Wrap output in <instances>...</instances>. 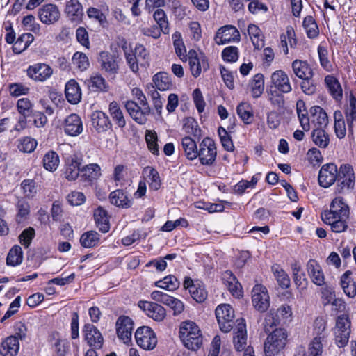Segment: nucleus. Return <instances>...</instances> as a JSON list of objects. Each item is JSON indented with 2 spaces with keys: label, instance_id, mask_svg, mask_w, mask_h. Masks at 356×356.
I'll list each match as a JSON object with an SVG mask.
<instances>
[{
  "label": "nucleus",
  "instance_id": "nucleus-41",
  "mask_svg": "<svg viewBox=\"0 0 356 356\" xmlns=\"http://www.w3.org/2000/svg\"><path fill=\"white\" fill-rule=\"evenodd\" d=\"M109 113L114 122L120 128L126 126V120L118 102L113 101L108 107Z\"/></svg>",
  "mask_w": 356,
  "mask_h": 356
},
{
  "label": "nucleus",
  "instance_id": "nucleus-22",
  "mask_svg": "<svg viewBox=\"0 0 356 356\" xmlns=\"http://www.w3.org/2000/svg\"><path fill=\"white\" fill-rule=\"evenodd\" d=\"M63 130L66 135L70 136H77L83 130V122L80 116L76 113H72L67 116L63 123Z\"/></svg>",
  "mask_w": 356,
  "mask_h": 356
},
{
  "label": "nucleus",
  "instance_id": "nucleus-23",
  "mask_svg": "<svg viewBox=\"0 0 356 356\" xmlns=\"http://www.w3.org/2000/svg\"><path fill=\"white\" fill-rule=\"evenodd\" d=\"M83 333L87 343L95 348H101L104 339L99 330L92 324L87 323L83 326Z\"/></svg>",
  "mask_w": 356,
  "mask_h": 356
},
{
  "label": "nucleus",
  "instance_id": "nucleus-14",
  "mask_svg": "<svg viewBox=\"0 0 356 356\" xmlns=\"http://www.w3.org/2000/svg\"><path fill=\"white\" fill-rule=\"evenodd\" d=\"M26 73L31 79L38 82H44L52 76L53 69L46 63H38L29 66Z\"/></svg>",
  "mask_w": 356,
  "mask_h": 356
},
{
  "label": "nucleus",
  "instance_id": "nucleus-60",
  "mask_svg": "<svg viewBox=\"0 0 356 356\" xmlns=\"http://www.w3.org/2000/svg\"><path fill=\"white\" fill-rule=\"evenodd\" d=\"M307 35L309 38H314L318 35V26L312 16H307L303 20Z\"/></svg>",
  "mask_w": 356,
  "mask_h": 356
},
{
  "label": "nucleus",
  "instance_id": "nucleus-46",
  "mask_svg": "<svg viewBox=\"0 0 356 356\" xmlns=\"http://www.w3.org/2000/svg\"><path fill=\"white\" fill-rule=\"evenodd\" d=\"M334 130L337 137L339 139L345 138L346 134V128L341 111L339 110L334 111Z\"/></svg>",
  "mask_w": 356,
  "mask_h": 356
},
{
  "label": "nucleus",
  "instance_id": "nucleus-16",
  "mask_svg": "<svg viewBox=\"0 0 356 356\" xmlns=\"http://www.w3.org/2000/svg\"><path fill=\"white\" fill-rule=\"evenodd\" d=\"M214 40L216 43L219 45L231 42H239L240 33L235 26L226 25L218 30Z\"/></svg>",
  "mask_w": 356,
  "mask_h": 356
},
{
  "label": "nucleus",
  "instance_id": "nucleus-40",
  "mask_svg": "<svg viewBox=\"0 0 356 356\" xmlns=\"http://www.w3.org/2000/svg\"><path fill=\"white\" fill-rule=\"evenodd\" d=\"M293 278L297 287L300 289H305L307 285V280L305 278V273L302 272V267L299 262L295 261L291 264Z\"/></svg>",
  "mask_w": 356,
  "mask_h": 356
},
{
  "label": "nucleus",
  "instance_id": "nucleus-29",
  "mask_svg": "<svg viewBox=\"0 0 356 356\" xmlns=\"http://www.w3.org/2000/svg\"><path fill=\"white\" fill-rule=\"evenodd\" d=\"M65 93L67 101L72 104H78L81 99V89L78 83L74 80H70L65 85Z\"/></svg>",
  "mask_w": 356,
  "mask_h": 356
},
{
  "label": "nucleus",
  "instance_id": "nucleus-42",
  "mask_svg": "<svg viewBox=\"0 0 356 356\" xmlns=\"http://www.w3.org/2000/svg\"><path fill=\"white\" fill-rule=\"evenodd\" d=\"M34 40L31 33L22 34L15 42L13 46V51L15 54H19L25 51Z\"/></svg>",
  "mask_w": 356,
  "mask_h": 356
},
{
  "label": "nucleus",
  "instance_id": "nucleus-52",
  "mask_svg": "<svg viewBox=\"0 0 356 356\" xmlns=\"http://www.w3.org/2000/svg\"><path fill=\"white\" fill-rule=\"evenodd\" d=\"M313 142L321 148H326L330 143L328 134L323 129H314L312 134Z\"/></svg>",
  "mask_w": 356,
  "mask_h": 356
},
{
  "label": "nucleus",
  "instance_id": "nucleus-30",
  "mask_svg": "<svg viewBox=\"0 0 356 356\" xmlns=\"http://www.w3.org/2000/svg\"><path fill=\"white\" fill-rule=\"evenodd\" d=\"M345 118L348 124V135L353 137L354 122H356V98L351 95L349 106L345 110Z\"/></svg>",
  "mask_w": 356,
  "mask_h": 356
},
{
  "label": "nucleus",
  "instance_id": "nucleus-36",
  "mask_svg": "<svg viewBox=\"0 0 356 356\" xmlns=\"http://www.w3.org/2000/svg\"><path fill=\"white\" fill-rule=\"evenodd\" d=\"M154 86L161 91L170 90L172 88V83L170 76L164 72H160L154 75L152 78Z\"/></svg>",
  "mask_w": 356,
  "mask_h": 356
},
{
  "label": "nucleus",
  "instance_id": "nucleus-10",
  "mask_svg": "<svg viewBox=\"0 0 356 356\" xmlns=\"http://www.w3.org/2000/svg\"><path fill=\"white\" fill-rule=\"evenodd\" d=\"M188 57L190 70L194 77H198L202 71H207L209 69L207 58L203 53H197L195 50L191 49Z\"/></svg>",
  "mask_w": 356,
  "mask_h": 356
},
{
  "label": "nucleus",
  "instance_id": "nucleus-19",
  "mask_svg": "<svg viewBox=\"0 0 356 356\" xmlns=\"http://www.w3.org/2000/svg\"><path fill=\"white\" fill-rule=\"evenodd\" d=\"M270 81L271 87H274L280 92L289 93L292 90L289 76L282 70H278L273 72Z\"/></svg>",
  "mask_w": 356,
  "mask_h": 356
},
{
  "label": "nucleus",
  "instance_id": "nucleus-47",
  "mask_svg": "<svg viewBox=\"0 0 356 356\" xmlns=\"http://www.w3.org/2000/svg\"><path fill=\"white\" fill-rule=\"evenodd\" d=\"M60 163L58 154L54 151L47 152L42 159L43 167L48 171L54 172Z\"/></svg>",
  "mask_w": 356,
  "mask_h": 356
},
{
  "label": "nucleus",
  "instance_id": "nucleus-35",
  "mask_svg": "<svg viewBox=\"0 0 356 356\" xmlns=\"http://www.w3.org/2000/svg\"><path fill=\"white\" fill-rule=\"evenodd\" d=\"M325 85L331 96L336 100L342 99L343 90L339 81L332 75H327L325 78Z\"/></svg>",
  "mask_w": 356,
  "mask_h": 356
},
{
  "label": "nucleus",
  "instance_id": "nucleus-63",
  "mask_svg": "<svg viewBox=\"0 0 356 356\" xmlns=\"http://www.w3.org/2000/svg\"><path fill=\"white\" fill-rule=\"evenodd\" d=\"M38 145V142L31 137H24L19 140L18 148L21 152L25 153H31L35 150Z\"/></svg>",
  "mask_w": 356,
  "mask_h": 356
},
{
  "label": "nucleus",
  "instance_id": "nucleus-56",
  "mask_svg": "<svg viewBox=\"0 0 356 356\" xmlns=\"http://www.w3.org/2000/svg\"><path fill=\"white\" fill-rule=\"evenodd\" d=\"M99 241V235L97 232L90 231L83 234L80 238L81 245L86 248L95 246Z\"/></svg>",
  "mask_w": 356,
  "mask_h": 356
},
{
  "label": "nucleus",
  "instance_id": "nucleus-38",
  "mask_svg": "<svg viewBox=\"0 0 356 356\" xmlns=\"http://www.w3.org/2000/svg\"><path fill=\"white\" fill-rule=\"evenodd\" d=\"M181 147L188 160L192 161L197 158V144L191 136H185L182 138Z\"/></svg>",
  "mask_w": 356,
  "mask_h": 356
},
{
  "label": "nucleus",
  "instance_id": "nucleus-33",
  "mask_svg": "<svg viewBox=\"0 0 356 356\" xmlns=\"http://www.w3.org/2000/svg\"><path fill=\"white\" fill-rule=\"evenodd\" d=\"M94 219L97 227L103 232H108L110 229L109 216L108 212L102 207H99L94 211Z\"/></svg>",
  "mask_w": 356,
  "mask_h": 356
},
{
  "label": "nucleus",
  "instance_id": "nucleus-17",
  "mask_svg": "<svg viewBox=\"0 0 356 356\" xmlns=\"http://www.w3.org/2000/svg\"><path fill=\"white\" fill-rule=\"evenodd\" d=\"M138 307L143 309L146 315L155 321L161 322L166 316L165 309L161 305L149 301H139Z\"/></svg>",
  "mask_w": 356,
  "mask_h": 356
},
{
  "label": "nucleus",
  "instance_id": "nucleus-44",
  "mask_svg": "<svg viewBox=\"0 0 356 356\" xmlns=\"http://www.w3.org/2000/svg\"><path fill=\"white\" fill-rule=\"evenodd\" d=\"M252 95L254 98L261 97L264 90V78L261 73L255 74L250 82Z\"/></svg>",
  "mask_w": 356,
  "mask_h": 356
},
{
  "label": "nucleus",
  "instance_id": "nucleus-12",
  "mask_svg": "<svg viewBox=\"0 0 356 356\" xmlns=\"http://www.w3.org/2000/svg\"><path fill=\"white\" fill-rule=\"evenodd\" d=\"M254 307L260 312H266L270 306V297L267 289L262 284H256L252 290Z\"/></svg>",
  "mask_w": 356,
  "mask_h": 356
},
{
  "label": "nucleus",
  "instance_id": "nucleus-53",
  "mask_svg": "<svg viewBox=\"0 0 356 356\" xmlns=\"http://www.w3.org/2000/svg\"><path fill=\"white\" fill-rule=\"evenodd\" d=\"M23 259V252L19 245H14L9 251L6 264L8 266H16L19 265Z\"/></svg>",
  "mask_w": 356,
  "mask_h": 356
},
{
  "label": "nucleus",
  "instance_id": "nucleus-37",
  "mask_svg": "<svg viewBox=\"0 0 356 356\" xmlns=\"http://www.w3.org/2000/svg\"><path fill=\"white\" fill-rule=\"evenodd\" d=\"M143 174L146 176L145 179L151 189L157 191L160 188L161 181L159 174L155 168L151 166H147L144 168Z\"/></svg>",
  "mask_w": 356,
  "mask_h": 356
},
{
  "label": "nucleus",
  "instance_id": "nucleus-9",
  "mask_svg": "<svg viewBox=\"0 0 356 356\" xmlns=\"http://www.w3.org/2000/svg\"><path fill=\"white\" fill-rule=\"evenodd\" d=\"M124 106L131 118L138 124H144L147 120V116L150 113V108L148 104L138 105L134 101H127Z\"/></svg>",
  "mask_w": 356,
  "mask_h": 356
},
{
  "label": "nucleus",
  "instance_id": "nucleus-2",
  "mask_svg": "<svg viewBox=\"0 0 356 356\" xmlns=\"http://www.w3.org/2000/svg\"><path fill=\"white\" fill-rule=\"evenodd\" d=\"M288 332L284 328H275L264 343L265 356H276L284 349L288 343Z\"/></svg>",
  "mask_w": 356,
  "mask_h": 356
},
{
  "label": "nucleus",
  "instance_id": "nucleus-20",
  "mask_svg": "<svg viewBox=\"0 0 356 356\" xmlns=\"http://www.w3.org/2000/svg\"><path fill=\"white\" fill-rule=\"evenodd\" d=\"M234 328L235 336L234 337V346L237 351H242L247 348V330L244 318H238Z\"/></svg>",
  "mask_w": 356,
  "mask_h": 356
},
{
  "label": "nucleus",
  "instance_id": "nucleus-6",
  "mask_svg": "<svg viewBox=\"0 0 356 356\" xmlns=\"http://www.w3.org/2000/svg\"><path fill=\"white\" fill-rule=\"evenodd\" d=\"M337 181L339 193H343L345 190L353 191L355 188V175L351 165L348 163L341 165Z\"/></svg>",
  "mask_w": 356,
  "mask_h": 356
},
{
  "label": "nucleus",
  "instance_id": "nucleus-28",
  "mask_svg": "<svg viewBox=\"0 0 356 356\" xmlns=\"http://www.w3.org/2000/svg\"><path fill=\"white\" fill-rule=\"evenodd\" d=\"M309 113L312 118V123L317 128L322 129L327 127L328 116L324 109L319 106H314L311 107Z\"/></svg>",
  "mask_w": 356,
  "mask_h": 356
},
{
  "label": "nucleus",
  "instance_id": "nucleus-55",
  "mask_svg": "<svg viewBox=\"0 0 356 356\" xmlns=\"http://www.w3.org/2000/svg\"><path fill=\"white\" fill-rule=\"evenodd\" d=\"M72 63L81 72L87 70L90 66V62L86 54L79 51L74 54Z\"/></svg>",
  "mask_w": 356,
  "mask_h": 356
},
{
  "label": "nucleus",
  "instance_id": "nucleus-39",
  "mask_svg": "<svg viewBox=\"0 0 356 356\" xmlns=\"http://www.w3.org/2000/svg\"><path fill=\"white\" fill-rule=\"evenodd\" d=\"M326 341L318 339H312L309 344L307 356H321L323 348ZM298 350L299 353H302L303 356H305L304 347H298Z\"/></svg>",
  "mask_w": 356,
  "mask_h": 356
},
{
  "label": "nucleus",
  "instance_id": "nucleus-58",
  "mask_svg": "<svg viewBox=\"0 0 356 356\" xmlns=\"http://www.w3.org/2000/svg\"><path fill=\"white\" fill-rule=\"evenodd\" d=\"M88 86L94 92H106L108 88V85L104 78L100 75L92 76L90 79Z\"/></svg>",
  "mask_w": 356,
  "mask_h": 356
},
{
  "label": "nucleus",
  "instance_id": "nucleus-64",
  "mask_svg": "<svg viewBox=\"0 0 356 356\" xmlns=\"http://www.w3.org/2000/svg\"><path fill=\"white\" fill-rule=\"evenodd\" d=\"M134 54L140 61L141 66L146 67L149 65V54L143 44H137L135 47Z\"/></svg>",
  "mask_w": 356,
  "mask_h": 356
},
{
  "label": "nucleus",
  "instance_id": "nucleus-21",
  "mask_svg": "<svg viewBox=\"0 0 356 356\" xmlns=\"http://www.w3.org/2000/svg\"><path fill=\"white\" fill-rule=\"evenodd\" d=\"M40 20L44 24H52L56 22L60 16L58 6L53 3L43 5L38 12Z\"/></svg>",
  "mask_w": 356,
  "mask_h": 356
},
{
  "label": "nucleus",
  "instance_id": "nucleus-57",
  "mask_svg": "<svg viewBox=\"0 0 356 356\" xmlns=\"http://www.w3.org/2000/svg\"><path fill=\"white\" fill-rule=\"evenodd\" d=\"M86 13L90 19L97 22L102 27L104 28L107 26L106 17L101 10L95 7H90L88 8Z\"/></svg>",
  "mask_w": 356,
  "mask_h": 356
},
{
  "label": "nucleus",
  "instance_id": "nucleus-45",
  "mask_svg": "<svg viewBox=\"0 0 356 356\" xmlns=\"http://www.w3.org/2000/svg\"><path fill=\"white\" fill-rule=\"evenodd\" d=\"M248 33L254 48L260 49L264 46V35L258 26L250 24L248 27Z\"/></svg>",
  "mask_w": 356,
  "mask_h": 356
},
{
  "label": "nucleus",
  "instance_id": "nucleus-59",
  "mask_svg": "<svg viewBox=\"0 0 356 356\" xmlns=\"http://www.w3.org/2000/svg\"><path fill=\"white\" fill-rule=\"evenodd\" d=\"M272 270L279 285L282 289H287L290 286V279L289 275L277 265L273 266L272 267Z\"/></svg>",
  "mask_w": 356,
  "mask_h": 356
},
{
  "label": "nucleus",
  "instance_id": "nucleus-54",
  "mask_svg": "<svg viewBox=\"0 0 356 356\" xmlns=\"http://www.w3.org/2000/svg\"><path fill=\"white\" fill-rule=\"evenodd\" d=\"M153 17L159 25V29L164 34H168L170 31L169 23L165 11L163 9H156L154 13Z\"/></svg>",
  "mask_w": 356,
  "mask_h": 356
},
{
  "label": "nucleus",
  "instance_id": "nucleus-8",
  "mask_svg": "<svg viewBox=\"0 0 356 356\" xmlns=\"http://www.w3.org/2000/svg\"><path fill=\"white\" fill-rule=\"evenodd\" d=\"M136 343L143 350H152L157 344V337L154 330L148 326H141L135 332Z\"/></svg>",
  "mask_w": 356,
  "mask_h": 356
},
{
  "label": "nucleus",
  "instance_id": "nucleus-3",
  "mask_svg": "<svg viewBox=\"0 0 356 356\" xmlns=\"http://www.w3.org/2000/svg\"><path fill=\"white\" fill-rule=\"evenodd\" d=\"M349 213V207L344 199L337 197L332 201L330 210L321 213V219L323 222H330L332 219H348Z\"/></svg>",
  "mask_w": 356,
  "mask_h": 356
},
{
  "label": "nucleus",
  "instance_id": "nucleus-11",
  "mask_svg": "<svg viewBox=\"0 0 356 356\" xmlns=\"http://www.w3.org/2000/svg\"><path fill=\"white\" fill-rule=\"evenodd\" d=\"M98 62L100 65L101 70L108 75L114 77L118 74L120 63L118 56L112 54L108 51H102L99 54Z\"/></svg>",
  "mask_w": 356,
  "mask_h": 356
},
{
  "label": "nucleus",
  "instance_id": "nucleus-61",
  "mask_svg": "<svg viewBox=\"0 0 356 356\" xmlns=\"http://www.w3.org/2000/svg\"><path fill=\"white\" fill-rule=\"evenodd\" d=\"M218 132L220 139L221 144L224 149L228 152H233L234 149V146L233 145L231 136H229L227 130L225 128L220 127L218 128Z\"/></svg>",
  "mask_w": 356,
  "mask_h": 356
},
{
  "label": "nucleus",
  "instance_id": "nucleus-48",
  "mask_svg": "<svg viewBox=\"0 0 356 356\" xmlns=\"http://www.w3.org/2000/svg\"><path fill=\"white\" fill-rule=\"evenodd\" d=\"M65 13L72 20L79 19L83 15V7L78 0H69L67 1Z\"/></svg>",
  "mask_w": 356,
  "mask_h": 356
},
{
  "label": "nucleus",
  "instance_id": "nucleus-62",
  "mask_svg": "<svg viewBox=\"0 0 356 356\" xmlns=\"http://www.w3.org/2000/svg\"><path fill=\"white\" fill-rule=\"evenodd\" d=\"M145 140L149 150L154 155L159 154L158 138L155 132L147 131L145 134Z\"/></svg>",
  "mask_w": 356,
  "mask_h": 356
},
{
  "label": "nucleus",
  "instance_id": "nucleus-25",
  "mask_svg": "<svg viewBox=\"0 0 356 356\" xmlns=\"http://www.w3.org/2000/svg\"><path fill=\"white\" fill-rule=\"evenodd\" d=\"M91 123L97 133L106 131L111 126L108 115L102 111H96L91 115Z\"/></svg>",
  "mask_w": 356,
  "mask_h": 356
},
{
  "label": "nucleus",
  "instance_id": "nucleus-15",
  "mask_svg": "<svg viewBox=\"0 0 356 356\" xmlns=\"http://www.w3.org/2000/svg\"><path fill=\"white\" fill-rule=\"evenodd\" d=\"M338 168L333 163L324 164L318 173V184L321 187L328 188L337 179Z\"/></svg>",
  "mask_w": 356,
  "mask_h": 356
},
{
  "label": "nucleus",
  "instance_id": "nucleus-43",
  "mask_svg": "<svg viewBox=\"0 0 356 356\" xmlns=\"http://www.w3.org/2000/svg\"><path fill=\"white\" fill-rule=\"evenodd\" d=\"M236 113L245 124H250L252 122L254 118L253 110L249 103H240L237 106Z\"/></svg>",
  "mask_w": 356,
  "mask_h": 356
},
{
  "label": "nucleus",
  "instance_id": "nucleus-51",
  "mask_svg": "<svg viewBox=\"0 0 356 356\" xmlns=\"http://www.w3.org/2000/svg\"><path fill=\"white\" fill-rule=\"evenodd\" d=\"M17 110L20 117L29 118L32 116L33 113V104L29 98L23 97L17 102Z\"/></svg>",
  "mask_w": 356,
  "mask_h": 356
},
{
  "label": "nucleus",
  "instance_id": "nucleus-31",
  "mask_svg": "<svg viewBox=\"0 0 356 356\" xmlns=\"http://www.w3.org/2000/svg\"><path fill=\"white\" fill-rule=\"evenodd\" d=\"M313 339L327 341L329 332L327 329V321L323 317H317L313 324Z\"/></svg>",
  "mask_w": 356,
  "mask_h": 356
},
{
  "label": "nucleus",
  "instance_id": "nucleus-5",
  "mask_svg": "<svg viewBox=\"0 0 356 356\" xmlns=\"http://www.w3.org/2000/svg\"><path fill=\"white\" fill-rule=\"evenodd\" d=\"M199 147L196 154L200 163L203 165H212L217 156L215 142L211 138L207 137L200 143Z\"/></svg>",
  "mask_w": 356,
  "mask_h": 356
},
{
  "label": "nucleus",
  "instance_id": "nucleus-26",
  "mask_svg": "<svg viewBox=\"0 0 356 356\" xmlns=\"http://www.w3.org/2000/svg\"><path fill=\"white\" fill-rule=\"evenodd\" d=\"M291 67L294 74L300 79L313 78L314 72L306 60L296 59L292 62Z\"/></svg>",
  "mask_w": 356,
  "mask_h": 356
},
{
  "label": "nucleus",
  "instance_id": "nucleus-50",
  "mask_svg": "<svg viewBox=\"0 0 356 356\" xmlns=\"http://www.w3.org/2000/svg\"><path fill=\"white\" fill-rule=\"evenodd\" d=\"M180 282L178 279L172 275L165 276L163 280L155 282V286L167 291H174L179 288Z\"/></svg>",
  "mask_w": 356,
  "mask_h": 356
},
{
  "label": "nucleus",
  "instance_id": "nucleus-27",
  "mask_svg": "<svg viewBox=\"0 0 356 356\" xmlns=\"http://www.w3.org/2000/svg\"><path fill=\"white\" fill-rule=\"evenodd\" d=\"M19 349V342L14 337H8L0 344L1 356H16Z\"/></svg>",
  "mask_w": 356,
  "mask_h": 356
},
{
  "label": "nucleus",
  "instance_id": "nucleus-7",
  "mask_svg": "<svg viewBox=\"0 0 356 356\" xmlns=\"http://www.w3.org/2000/svg\"><path fill=\"white\" fill-rule=\"evenodd\" d=\"M215 314L222 332L227 333L234 328V312L230 305H218L216 309Z\"/></svg>",
  "mask_w": 356,
  "mask_h": 356
},
{
  "label": "nucleus",
  "instance_id": "nucleus-1",
  "mask_svg": "<svg viewBox=\"0 0 356 356\" xmlns=\"http://www.w3.org/2000/svg\"><path fill=\"white\" fill-rule=\"evenodd\" d=\"M179 338L184 346L191 350H197L202 346L203 337L199 326L190 320L180 323Z\"/></svg>",
  "mask_w": 356,
  "mask_h": 356
},
{
  "label": "nucleus",
  "instance_id": "nucleus-34",
  "mask_svg": "<svg viewBox=\"0 0 356 356\" xmlns=\"http://www.w3.org/2000/svg\"><path fill=\"white\" fill-rule=\"evenodd\" d=\"M351 274L350 270H346L341 277L340 285L344 293L353 298L356 296V283L350 277Z\"/></svg>",
  "mask_w": 356,
  "mask_h": 356
},
{
  "label": "nucleus",
  "instance_id": "nucleus-18",
  "mask_svg": "<svg viewBox=\"0 0 356 356\" xmlns=\"http://www.w3.org/2000/svg\"><path fill=\"white\" fill-rule=\"evenodd\" d=\"M81 161V159L75 154L65 158L63 173L68 181H74L78 178L81 170L80 169Z\"/></svg>",
  "mask_w": 356,
  "mask_h": 356
},
{
  "label": "nucleus",
  "instance_id": "nucleus-4",
  "mask_svg": "<svg viewBox=\"0 0 356 356\" xmlns=\"http://www.w3.org/2000/svg\"><path fill=\"white\" fill-rule=\"evenodd\" d=\"M350 327L351 323L348 316L343 314L338 316L334 328V336L335 344L339 348L347 345L351 333Z\"/></svg>",
  "mask_w": 356,
  "mask_h": 356
},
{
  "label": "nucleus",
  "instance_id": "nucleus-49",
  "mask_svg": "<svg viewBox=\"0 0 356 356\" xmlns=\"http://www.w3.org/2000/svg\"><path fill=\"white\" fill-rule=\"evenodd\" d=\"M82 177L86 180L92 181L99 179L102 175L101 168L97 163H90L85 165L81 170Z\"/></svg>",
  "mask_w": 356,
  "mask_h": 356
},
{
  "label": "nucleus",
  "instance_id": "nucleus-24",
  "mask_svg": "<svg viewBox=\"0 0 356 356\" xmlns=\"http://www.w3.org/2000/svg\"><path fill=\"white\" fill-rule=\"evenodd\" d=\"M307 270L312 282L316 286H324L325 284V275L322 268L317 261L309 259L307 264Z\"/></svg>",
  "mask_w": 356,
  "mask_h": 356
},
{
  "label": "nucleus",
  "instance_id": "nucleus-13",
  "mask_svg": "<svg viewBox=\"0 0 356 356\" xmlns=\"http://www.w3.org/2000/svg\"><path fill=\"white\" fill-rule=\"evenodd\" d=\"M116 334L120 340L124 343L131 341L134 330V321L127 316L122 315L118 317L115 323Z\"/></svg>",
  "mask_w": 356,
  "mask_h": 356
},
{
  "label": "nucleus",
  "instance_id": "nucleus-32",
  "mask_svg": "<svg viewBox=\"0 0 356 356\" xmlns=\"http://www.w3.org/2000/svg\"><path fill=\"white\" fill-rule=\"evenodd\" d=\"M110 202L112 204L122 208H129L132 203L128 195L123 190L118 189L109 195Z\"/></svg>",
  "mask_w": 356,
  "mask_h": 356
}]
</instances>
